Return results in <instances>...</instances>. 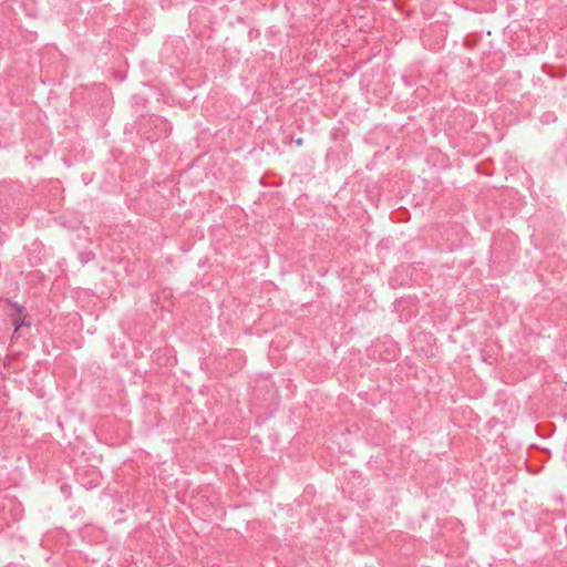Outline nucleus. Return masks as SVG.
<instances>
[{
    "label": "nucleus",
    "instance_id": "obj_2",
    "mask_svg": "<svg viewBox=\"0 0 567 567\" xmlns=\"http://www.w3.org/2000/svg\"><path fill=\"white\" fill-rule=\"evenodd\" d=\"M483 360L487 362L488 364H493L495 361V358L493 355L483 357Z\"/></svg>",
    "mask_w": 567,
    "mask_h": 567
},
{
    "label": "nucleus",
    "instance_id": "obj_1",
    "mask_svg": "<svg viewBox=\"0 0 567 567\" xmlns=\"http://www.w3.org/2000/svg\"><path fill=\"white\" fill-rule=\"evenodd\" d=\"M29 322H25V318H22L20 321L16 320L14 322V332H17L21 327L29 326Z\"/></svg>",
    "mask_w": 567,
    "mask_h": 567
},
{
    "label": "nucleus",
    "instance_id": "obj_3",
    "mask_svg": "<svg viewBox=\"0 0 567 567\" xmlns=\"http://www.w3.org/2000/svg\"><path fill=\"white\" fill-rule=\"evenodd\" d=\"M296 144H297V145H299V146H300V145H302V138H298V140L296 141Z\"/></svg>",
    "mask_w": 567,
    "mask_h": 567
},
{
    "label": "nucleus",
    "instance_id": "obj_4",
    "mask_svg": "<svg viewBox=\"0 0 567 567\" xmlns=\"http://www.w3.org/2000/svg\"><path fill=\"white\" fill-rule=\"evenodd\" d=\"M16 308H17L18 312H21V307L19 305L16 303Z\"/></svg>",
    "mask_w": 567,
    "mask_h": 567
}]
</instances>
